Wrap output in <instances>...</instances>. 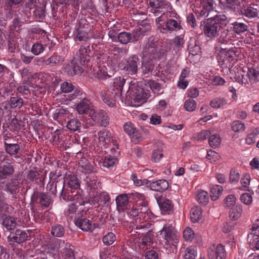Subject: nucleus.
Here are the masks:
<instances>
[{
    "label": "nucleus",
    "instance_id": "nucleus-31",
    "mask_svg": "<svg viewBox=\"0 0 259 259\" xmlns=\"http://www.w3.org/2000/svg\"><path fill=\"white\" fill-rule=\"evenodd\" d=\"M181 28V25L176 20L170 19L167 21L165 24H164V29H163V31L164 32L165 30L172 31L174 30H179Z\"/></svg>",
    "mask_w": 259,
    "mask_h": 259
},
{
    "label": "nucleus",
    "instance_id": "nucleus-36",
    "mask_svg": "<svg viewBox=\"0 0 259 259\" xmlns=\"http://www.w3.org/2000/svg\"><path fill=\"white\" fill-rule=\"evenodd\" d=\"M222 142V139L220 136L218 134H214L210 135L208 139V143L209 146L216 148L219 147Z\"/></svg>",
    "mask_w": 259,
    "mask_h": 259
},
{
    "label": "nucleus",
    "instance_id": "nucleus-43",
    "mask_svg": "<svg viewBox=\"0 0 259 259\" xmlns=\"http://www.w3.org/2000/svg\"><path fill=\"white\" fill-rule=\"evenodd\" d=\"M96 74L97 77L100 79H105L107 77L110 76V75L108 73L106 66L103 63L98 66Z\"/></svg>",
    "mask_w": 259,
    "mask_h": 259
},
{
    "label": "nucleus",
    "instance_id": "nucleus-46",
    "mask_svg": "<svg viewBox=\"0 0 259 259\" xmlns=\"http://www.w3.org/2000/svg\"><path fill=\"white\" fill-rule=\"evenodd\" d=\"M259 134V128L252 130V132L248 134L245 139L246 143L248 145L253 144L255 142L256 137Z\"/></svg>",
    "mask_w": 259,
    "mask_h": 259
},
{
    "label": "nucleus",
    "instance_id": "nucleus-3",
    "mask_svg": "<svg viewBox=\"0 0 259 259\" xmlns=\"http://www.w3.org/2000/svg\"><path fill=\"white\" fill-rule=\"evenodd\" d=\"M91 29L86 21L81 19L79 21L78 25L73 32L74 40L75 41H88L92 36L90 33Z\"/></svg>",
    "mask_w": 259,
    "mask_h": 259
},
{
    "label": "nucleus",
    "instance_id": "nucleus-27",
    "mask_svg": "<svg viewBox=\"0 0 259 259\" xmlns=\"http://www.w3.org/2000/svg\"><path fill=\"white\" fill-rule=\"evenodd\" d=\"M14 172L12 165L8 163L0 167V179H4L11 175Z\"/></svg>",
    "mask_w": 259,
    "mask_h": 259
},
{
    "label": "nucleus",
    "instance_id": "nucleus-42",
    "mask_svg": "<svg viewBox=\"0 0 259 259\" xmlns=\"http://www.w3.org/2000/svg\"><path fill=\"white\" fill-rule=\"evenodd\" d=\"M3 226L8 230L14 229L16 226V222L12 217H6L3 219Z\"/></svg>",
    "mask_w": 259,
    "mask_h": 259
},
{
    "label": "nucleus",
    "instance_id": "nucleus-61",
    "mask_svg": "<svg viewBox=\"0 0 259 259\" xmlns=\"http://www.w3.org/2000/svg\"><path fill=\"white\" fill-rule=\"evenodd\" d=\"M10 124L11 126L14 127V130H15L22 128L25 125L24 122L21 118L18 119L16 117L12 119Z\"/></svg>",
    "mask_w": 259,
    "mask_h": 259
},
{
    "label": "nucleus",
    "instance_id": "nucleus-22",
    "mask_svg": "<svg viewBox=\"0 0 259 259\" xmlns=\"http://www.w3.org/2000/svg\"><path fill=\"white\" fill-rule=\"evenodd\" d=\"M119 154V151H115L114 155H108L104 157L103 165L104 167L109 169L112 168L117 162V157Z\"/></svg>",
    "mask_w": 259,
    "mask_h": 259
},
{
    "label": "nucleus",
    "instance_id": "nucleus-37",
    "mask_svg": "<svg viewBox=\"0 0 259 259\" xmlns=\"http://www.w3.org/2000/svg\"><path fill=\"white\" fill-rule=\"evenodd\" d=\"M77 210V205L76 203H71L68 205V208L65 211V214L68 220H71L75 215Z\"/></svg>",
    "mask_w": 259,
    "mask_h": 259
},
{
    "label": "nucleus",
    "instance_id": "nucleus-4",
    "mask_svg": "<svg viewBox=\"0 0 259 259\" xmlns=\"http://www.w3.org/2000/svg\"><path fill=\"white\" fill-rule=\"evenodd\" d=\"M201 27L204 34L208 37H214L218 35L220 26L215 21H213L212 19L208 18L203 22V24L201 23Z\"/></svg>",
    "mask_w": 259,
    "mask_h": 259
},
{
    "label": "nucleus",
    "instance_id": "nucleus-17",
    "mask_svg": "<svg viewBox=\"0 0 259 259\" xmlns=\"http://www.w3.org/2000/svg\"><path fill=\"white\" fill-rule=\"evenodd\" d=\"M134 197L137 199L136 204L138 206H141V215L143 213H147L149 208L147 205V202L145 200V196L143 194L135 193L134 194Z\"/></svg>",
    "mask_w": 259,
    "mask_h": 259
},
{
    "label": "nucleus",
    "instance_id": "nucleus-45",
    "mask_svg": "<svg viewBox=\"0 0 259 259\" xmlns=\"http://www.w3.org/2000/svg\"><path fill=\"white\" fill-rule=\"evenodd\" d=\"M223 187L220 185L213 186L210 190V198L212 200H216L219 198L223 191Z\"/></svg>",
    "mask_w": 259,
    "mask_h": 259
},
{
    "label": "nucleus",
    "instance_id": "nucleus-58",
    "mask_svg": "<svg viewBox=\"0 0 259 259\" xmlns=\"http://www.w3.org/2000/svg\"><path fill=\"white\" fill-rule=\"evenodd\" d=\"M128 198L126 194H123L116 198V203L117 207L126 206L128 204Z\"/></svg>",
    "mask_w": 259,
    "mask_h": 259
},
{
    "label": "nucleus",
    "instance_id": "nucleus-25",
    "mask_svg": "<svg viewBox=\"0 0 259 259\" xmlns=\"http://www.w3.org/2000/svg\"><path fill=\"white\" fill-rule=\"evenodd\" d=\"M233 35V33L228 29H224L221 31L218 41L221 44L228 45L230 41L232 39Z\"/></svg>",
    "mask_w": 259,
    "mask_h": 259
},
{
    "label": "nucleus",
    "instance_id": "nucleus-8",
    "mask_svg": "<svg viewBox=\"0 0 259 259\" xmlns=\"http://www.w3.org/2000/svg\"><path fill=\"white\" fill-rule=\"evenodd\" d=\"M149 5L151 8L150 12L155 16L161 14V11L164 8L171 9L170 3L163 0H149Z\"/></svg>",
    "mask_w": 259,
    "mask_h": 259
},
{
    "label": "nucleus",
    "instance_id": "nucleus-10",
    "mask_svg": "<svg viewBox=\"0 0 259 259\" xmlns=\"http://www.w3.org/2000/svg\"><path fill=\"white\" fill-rule=\"evenodd\" d=\"M124 131L131 137L133 141L137 143L142 140V135L140 131L137 129L135 125L130 122L124 123L123 125Z\"/></svg>",
    "mask_w": 259,
    "mask_h": 259
},
{
    "label": "nucleus",
    "instance_id": "nucleus-29",
    "mask_svg": "<svg viewBox=\"0 0 259 259\" xmlns=\"http://www.w3.org/2000/svg\"><path fill=\"white\" fill-rule=\"evenodd\" d=\"M190 215L192 222H198L201 218L202 210L201 207L198 206H193L190 210Z\"/></svg>",
    "mask_w": 259,
    "mask_h": 259
},
{
    "label": "nucleus",
    "instance_id": "nucleus-57",
    "mask_svg": "<svg viewBox=\"0 0 259 259\" xmlns=\"http://www.w3.org/2000/svg\"><path fill=\"white\" fill-rule=\"evenodd\" d=\"M231 128L234 132H241L245 130V125L241 121L235 120L232 123Z\"/></svg>",
    "mask_w": 259,
    "mask_h": 259
},
{
    "label": "nucleus",
    "instance_id": "nucleus-2",
    "mask_svg": "<svg viewBox=\"0 0 259 259\" xmlns=\"http://www.w3.org/2000/svg\"><path fill=\"white\" fill-rule=\"evenodd\" d=\"M164 239L165 244L167 245H175L179 241V236L171 225H164L159 232Z\"/></svg>",
    "mask_w": 259,
    "mask_h": 259
},
{
    "label": "nucleus",
    "instance_id": "nucleus-63",
    "mask_svg": "<svg viewBox=\"0 0 259 259\" xmlns=\"http://www.w3.org/2000/svg\"><path fill=\"white\" fill-rule=\"evenodd\" d=\"M75 87L70 82L65 81L61 84V90L63 93H69L74 90Z\"/></svg>",
    "mask_w": 259,
    "mask_h": 259
},
{
    "label": "nucleus",
    "instance_id": "nucleus-32",
    "mask_svg": "<svg viewBox=\"0 0 259 259\" xmlns=\"http://www.w3.org/2000/svg\"><path fill=\"white\" fill-rule=\"evenodd\" d=\"M69 114V112L66 109L60 108L57 109L55 110V112L53 115V118L56 120L61 121L64 120L65 117H66Z\"/></svg>",
    "mask_w": 259,
    "mask_h": 259
},
{
    "label": "nucleus",
    "instance_id": "nucleus-18",
    "mask_svg": "<svg viewBox=\"0 0 259 259\" xmlns=\"http://www.w3.org/2000/svg\"><path fill=\"white\" fill-rule=\"evenodd\" d=\"M72 69H69L68 67L65 68L66 72L70 76H73L74 74H81L83 71V67L86 64H81L79 61H74L73 59L72 61Z\"/></svg>",
    "mask_w": 259,
    "mask_h": 259
},
{
    "label": "nucleus",
    "instance_id": "nucleus-26",
    "mask_svg": "<svg viewBox=\"0 0 259 259\" xmlns=\"http://www.w3.org/2000/svg\"><path fill=\"white\" fill-rule=\"evenodd\" d=\"M6 151L11 156L18 154L20 150V145L18 144H8L4 143Z\"/></svg>",
    "mask_w": 259,
    "mask_h": 259
},
{
    "label": "nucleus",
    "instance_id": "nucleus-41",
    "mask_svg": "<svg viewBox=\"0 0 259 259\" xmlns=\"http://www.w3.org/2000/svg\"><path fill=\"white\" fill-rule=\"evenodd\" d=\"M63 61V58L60 56H52L45 60V63L46 65L54 66L62 63Z\"/></svg>",
    "mask_w": 259,
    "mask_h": 259
},
{
    "label": "nucleus",
    "instance_id": "nucleus-44",
    "mask_svg": "<svg viewBox=\"0 0 259 259\" xmlns=\"http://www.w3.org/2000/svg\"><path fill=\"white\" fill-rule=\"evenodd\" d=\"M237 197L233 194H230L226 197L224 199L225 206L228 208H232L236 205L240 204L236 203Z\"/></svg>",
    "mask_w": 259,
    "mask_h": 259
},
{
    "label": "nucleus",
    "instance_id": "nucleus-9",
    "mask_svg": "<svg viewBox=\"0 0 259 259\" xmlns=\"http://www.w3.org/2000/svg\"><path fill=\"white\" fill-rule=\"evenodd\" d=\"M138 63H139V60L136 56L130 57L125 60L123 64V69L128 74H135L138 70Z\"/></svg>",
    "mask_w": 259,
    "mask_h": 259
},
{
    "label": "nucleus",
    "instance_id": "nucleus-23",
    "mask_svg": "<svg viewBox=\"0 0 259 259\" xmlns=\"http://www.w3.org/2000/svg\"><path fill=\"white\" fill-rule=\"evenodd\" d=\"M234 55V53L232 51L228 50L226 52L219 53L217 59L220 64H225L232 60Z\"/></svg>",
    "mask_w": 259,
    "mask_h": 259
},
{
    "label": "nucleus",
    "instance_id": "nucleus-56",
    "mask_svg": "<svg viewBox=\"0 0 259 259\" xmlns=\"http://www.w3.org/2000/svg\"><path fill=\"white\" fill-rule=\"evenodd\" d=\"M215 252L217 259H224L226 257V252L224 246L221 244H218L215 247Z\"/></svg>",
    "mask_w": 259,
    "mask_h": 259
},
{
    "label": "nucleus",
    "instance_id": "nucleus-6",
    "mask_svg": "<svg viewBox=\"0 0 259 259\" xmlns=\"http://www.w3.org/2000/svg\"><path fill=\"white\" fill-rule=\"evenodd\" d=\"M89 115L95 123L105 127L109 124L108 116L105 111L103 110L96 111L94 108H92L90 110Z\"/></svg>",
    "mask_w": 259,
    "mask_h": 259
},
{
    "label": "nucleus",
    "instance_id": "nucleus-11",
    "mask_svg": "<svg viewBox=\"0 0 259 259\" xmlns=\"http://www.w3.org/2000/svg\"><path fill=\"white\" fill-rule=\"evenodd\" d=\"M91 54V48L89 46H81L73 59L75 62L79 61L81 64H87L90 60Z\"/></svg>",
    "mask_w": 259,
    "mask_h": 259
},
{
    "label": "nucleus",
    "instance_id": "nucleus-48",
    "mask_svg": "<svg viewBox=\"0 0 259 259\" xmlns=\"http://www.w3.org/2000/svg\"><path fill=\"white\" fill-rule=\"evenodd\" d=\"M64 229L61 225L57 224L52 227L51 234L54 236L61 237L64 235Z\"/></svg>",
    "mask_w": 259,
    "mask_h": 259
},
{
    "label": "nucleus",
    "instance_id": "nucleus-38",
    "mask_svg": "<svg viewBox=\"0 0 259 259\" xmlns=\"http://www.w3.org/2000/svg\"><path fill=\"white\" fill-rule=\"evenodd\" d=\"M233 30L237 34H241L248 29V26L244 23L235 22L232 23Z\"/></svg>",
    "mask_w": 259,
    "mask_h": 259
},
{
    "label": "nucleus",
    "instance_id": "nucleus-59",
    "mask_svg": "<svg viewBox=\"0 0 259 259\" xmlns=\"http://www.w3.org/2000/svg\"><path fill=\"white\" fill-rule=\"evenodd\" d=\"M196 102L192 99H187L184 104L185 110L189 112H192L196 108Z\"/></svg>",
    "mask_w": 259,
    "mask_h": 259
},
{
    "label": "nucleus",
    "instance_id": "nucleus-54",
    "mask_svg": "<svg viewBox=\"0 0 259 259\" xmlns=\"http://www.w3.org/2000/svg\"><path fill=\"white\" fill-rule=\"evenodd\" d=\"M115 240L116 236L115 234L112 232L107 233L102 238L103 243L108 246L112 244Z\"/></svg>",
    "mask_w": 259,
    "mask_h": 259
},
{
    "label": "nucleus",
    "instance_id": "nucleus-55",
    "mask_svg": "<svg viewBox=\"0 0 259 259\" xmlns=\"http://www.w3.org/2000/svg\"><path fill=\"white\" fill-rule=\"evenodd\" d=\"M247 75L253 83L259 81V71L254 68H248Z\"/></svg>",
    "mask_w": 259,
    "mask_h": 259
},
{
    "label": "nucleus",
    "instance_id": "nucleus-12",
    "mask_svg": "<svg viewBox=\"0 0 259 259\" xmlns=\"http://www.w3.org/2000/svg\"><path fill=\"white\" fill-rule=\"evenodd\" d=\"M24 104L23 99L19 96L11 97L9 100L1 104L4 109H20Z\"/></svg>",
    "mask_w": 259,
    "mask_h": 259
},
{
    "label": "nucleus",
    "instance_id": "nucleus-60",
    "mask_svg": "<svg viewBox=\"0 0 259 259\" xmlns=\"http://www.w3.org/2000/svg\"><path fill=\"white\" fill-rule=\"evenodd\" d=\"M195 233L190 227H186L183 231V238L187 241H192L194 238Z\"/></svg>",
    "mask_w": 259,
    "mask_h": 259
},
{
    "label": "nucleus",
    "instance_id": "nucleus-19",
    "mask_svg": "<svg viewBox=\"0 0 259 259\" xmlns=\"http://www.w3.org/2000/svg\"><path fill=\"white\" fill-rule=\"evenodd\" d=\"M74 223L76 226L84 231H89L93 229L92 223L88 219H74Z\"/></svg>",
    "mask_w": 259,
    "mask_h": 259
},
{
    "label": "nucleus",
    "instance_id": "nucleus-50",
    "mask_svg": "<svg viewBox=\"0 0 259 259\" xmlns=\"http://www.w3.org/2000/svg\"><path fill=\"white\" fill-rule=\"evenodd\" d=\"M197 255L196 248L195 246L188 247L183 255L185 259H195Z\"/></svg>",
    "mask_w": 259,
    "mask_h": 259
},
{
    "label": "nucleus",
    "instance_id": "nucleus-16",
    "mask_svg": "<svg viewBox=\"0 0 259 259\" xmlns=\"http://www.w3.org/2000/svg\"><path fill=\"white\" fill-rule=\"evenodd\" d=\"M149 186L153 191L163 192L168 188L169 185L167 181L161 179L151 182Z\"/></svg>",
    "mask_w": 259,
    "mask_h": 259
},
{
    "label": "nucleus",
    "instance_id": "nucleus-1",
    "mask_svg": "<svg viewBox=\"0 0 259 259\" xmlns=\"http://www.w3.org/2000/svg\"><path fill=\"white\" fill-rule=\"evenodd\" d=\"M125 79L121 77L115 78L110 88L106 91L101 92L102 100L107 105L113 107L116 99L122 96L123 87Z\"/></svg>",
    "mask_w": 259,
    "mask_h": 259
},
{
    "label": "nucleus",
    "instance_id": "nucleus-24",
    "mask_svg": "<svg viewBox=\"0 0 259 259\" xmlns=\"http://www.w3.org/2000/svg\"><path fill=\"white\" fill-rule=\"evenodd\" d=\"M242 206L241 204L235 205L230 208L229 211V217L232 221L238 220L241 216Z\"/></svg>",
    "mask_w": 259,
    "mask_h": 259
},
{
    "label": "nucleus",
    "instance_id": "nucleus-53",
    "mask_svg": "<svg viewBox=\"0 0 259 259\" xmlns=\"http://www.w3.org/2000/svg\"><path fill=\"white\" fill-rule=\"evenodd\" d=\"M132 34L128 32H121L118 34L117 41L122 44H127L132 39Z\"/></svg>",
    "mask_w": 259,
    "mask_h": 259
},
{
    "label": "nucleus",
    "instance_id": "nucleus-5",
    "mask_svg": "<svg viewBox=\"0 0 259 259\" xmlns=\"http://www.w3.org/2000/svg\"><path fill=\"white\" fill-rule=\"evenodd\" d=\"M158 51L155 39L151 37L146 40L144 45L142 57L143 58L148 57L151 60L154 58V55L158 53Z\"/></svg>",
    "mask_w": 259,
    "mask_h": 259
},
{
    "label": "nucleus",
    "instance_id": "nucleus-13",
    "mask_svg": "<svg viewBox=\"0 0 259 259\" xmlns=\"http://www.w3.org/2000/svg\"><path fill=\"white\" fill-rule=\"evenodd\" d=\"M149 212L148 211L147 213H143L142 215H141V206H138L137 204L135 206H134L131 209L129 210L128 212V215L130 218H134L137 217L136 218V222H137L138 220H139V223L141 222L146 221L149 218L147 217L148 216Z\"/></svg>",
    "mask_w": 259,
    "mask_h": 259
},
{
    "label": "nucleus",
    "instance_id": "nucleus-15",
    "mask_svg": "<svg viewBox=\"0 0 259 259\" xmlns=\"http://www.w3.org/2000/svg\"><path fill=\"white\" fill-rule=\"evenodd\" d=\"M27 234L21 230H17L14 233H11L8 237V239L17 243H21L26 240Z\"/></svg>",
    "mask_w": 259,
    "mask_h": 259
},
{
    "label": "nucleus",
    "instance_id": "nucleus-64",
    "mask_svg": "<svg viewBox=\"0 0 259 259\" xmlns=\"http://www.w3.org/2000/svg\"><path fill=\"white\" fill-rule=\"evenodd\" d=\"M39 202L41 206L47 207L52 203V200L48 195L42 194L39 198Z\"/></svg>",
    "mask_w": 259,
    "mask_h": 259
},
{
    "label": "nucleus",
    "instance_id": "nucleus-47",
    "mask_svg": "<svg viewBox=\"0 0 259 259\" xmlns=\"http://www.w3.org/2000/svg\"><path fill=\"white\" fill-rule=\"evenodd\" d=\"M257 14L258 12L256 9L251 7L245 8L242 11V15L249 18L256 17Z\"/></svg>",
    "mask_w": 259,
    "mask_h": 259
},
{
    "label": "nucleus",
    "instance_id": "nucleus-39",
    "mask_svg": "<svg viewBox=\"0 0 259 259\" xmlns=\"http://www.w3.org/2000/svg\"><path fill=\"white\" fill-rule=\"evenodd\" d=\"M227 104L226 99L223 98H215L210 103L211 107L214 108H224Z\"/></svg>",
    "mask_w": 259,
    "mask_h": 259
},
{
    "label": "nucleus",
    "instance_id": "nucleus-20",
    "mask_svg": "<svg viewBox=\"0 0 259 259\" xmlns=\"http://www.w3.org/2000/svg\"><path fill=\"white\" fill-rule=\"evenodd\" d=\"M110 200V197L108 194L106 193H102L97 194L96 196L90 200L91 204H99L102 205L108 202Z\"/></svg>",
    "mask_w": 259,
    "mask_h": 259
},
{
    "label": "nucleus",
    "instance_id": "nucleus-14",
    "mask_svg": "<svg viewBox=\"0 0 259 259\" xmlns=\"http://www.w3.org/2000/svg\"><path fill=\"white\" fill-rule=\"evenodd\" d=\"M78 170L81 172V177L84 178L87 176L94 174L95 169L94 167L87 160L84 162H79Z\"/></svg>",
    "mask_w": 259,
    "mask_h": 259
},
{
    "label": "nucleus",
    "instance_id": "nucleus-34",
    "mask_svg": "<svg viewBox=\"0 0 259 259\" xmlns=\"http://www.w3.org/2000/svg\"><path fill=\"white\" fill-rule=\"evenodd\" d=\"M135 94L136 95L133 100L134 102L137 104V106H139L146 101L147 95L143 90H139Z\"/></svg>",
    "mask_w": 259,
    "mask_h": 259
},
{
    "label": "nucleus",
    "instance_id": "nucleus-51",
    "mask_svg": "<svg viewBox=\"0 0 259 259\" xmlns=\"http://www.w3.org/2000/svg\"><path fill=\"white\" fill-rule=\"evenodd\" d=\"M28 80H24L23 81V85L19 87L18 91L23 95H28L30 94V89L31 85L28 82Z\"/></svg>",
    "mask_w": 259,
    "mask_h": 259
},
{
    "label": "nucleus",
    "instance_id": "nucleus-40",
    "mask_svg": "<svg viewBox=\"0 0 259 259\" xmlns=\"http://www.w3.org/2000/svg\"><path fill=\"white\" fill-rule=\"evenodd\" d=\"M196 198L199 203L205 205L208 202L209 195L206 191H200L197 193Z\"/></svg>",
    "mask_w": 259,
    "mask_h": 259
},
{
    "label": "nucleus",
    "instance_id": "nucleus-52",
    "mask_svg": "<svg viewBox=\"0 0 259 259\" xmlns=\"http://www.w3.org/2000/svg\"><path fill=\"white\" fill-rule=\"evenodd\" d=\"M163 157V150L161 148L154 149L152 153L151 160L153 162L157 163Z\"/></svg>",
    "mask_w": 259,
    "mask_h": 259
},
{
    "label": "nucleus",
    "instance_id": "nucleus-35",
    "mask_svg": "<svg viewBox=\"0 0 259 259\" xmlns=\"http://www.w3.org/2000/svg\"><path fill=\"white\" fill-rule=\"evenodd\" d=\"M111 134L105 130L100 131L98 133V139L99 142L103 145H106L110 141Z\"/></svg>",
    "mask_w": 259,
    "mask_h": 259
},
{
    "label": "nucleus",
    "instance_id": "nucleus-7",
    "mask_svg": "<svg viewBox=\"0 0 259 259\" xmlns=\"http://www.w3.org/2000/svg\"><path fill=\"white\" fill-rule=\"evenodd\" d=\"M66 186H68L71 189H77L80 186V181L75 175H70L66 179L62 189L61 196L64 200H71V197L69 195L67 196V193L65 192Z\"/></svg>",
    "mask_w": 259,
    "mask_h": 259
},
{
    "label": "nucleus",
    "instance_id": "nucleus-30",
    "mask_svg": "<svg viewBox=\"0 0 259 259\" xmlns=\"http://www.w3.org/2000/svg\"><path fill=\"white\" fill-rule=\"evenodd\" d=\"M81 123L80 120L77 118H72L68 120L66 127L70 131L73 132L78 131L80 130Z\"/></svg>",
    "mask_w": 259,
    "mask_h": 259
},
{
    "label": "nucleus",
    "instance_id": "nucleus-62",
    "mask_svg": "<svg viewBox=\"0 0 259 259\" xmlns=\"http://www.w3.org/2000/svg\"><path fill=\"white\" fill-rule=\"evenodd\" d=\"M73 93L68 95L67 99L71 101L76 99H83L82 93L81 90L75 88L74 90L72 91Z\"/></svg>",
    "mask_w": 259,
    "mask_h": 259
},
{
    "label": "nucleus",
    "instance_id": "nucleus-33",
    "mask_svg": "<svg viewBox=\"0 0 259 259\" xmlns=\"http://www.w3.org/2000/svg\"><path fill=\"white\" fill-rule=\"evenodd\" d=\"M20 187L19 182L17 180L12 181L7 184L6 191L11 194H15L19 192Z\"/></svg>",
    "mask_w": 259,
    "mask_h": 259
},
{
    "label": "nucleus",
    "instance_id": "nucleus-21",
    "mask_svg": "<svg viewBox=\"0 0 259 259\" xmlns=\"http://www.w3.org/2000/svg\"><path fill=\"white\" fill-rule=\"evenodd\" d=\"M92 108L90 106V102L85 98H83L82 101L76 106V110L79 114H86L88 112L89 113Z\"/></svg>",
    "mask_w": 259,
    "mask_h": 259
},
{
    "label": "nucleus",
    "instance_id": "nucleus-28",
    "mask_svg": "<svg viewBox=\"0 0 259 259\" xmlns=\"http://www.w3.org/2000/svg\"><path fill=\"white\" fill-rule=\"evenodd\" d=\"M84 181L86 183L87 189L90 190L95 189L99 183L97 182L96 177L94 174L87 176L82 178Z\"/></svg>",
    "mask_w": 259,
    "mask_h": 259
},
{
    "label": "nucleus",
    "instance_id": "nucleus-49",
    "mask_svg": "<svg viewBox=\"0 0 259 259\" xmlns=\"http://www.w3.org/2000/svg\"><path fill=\"white\" fill-rule=\"evenodd\" d=\"M159 206L162 213H166V212L170 211L173 207L171 202L168 199L164 200L159 202Z\"/></svg>",
    "mask_w": 259,
    "mask_h": 259
}]
</instances>
